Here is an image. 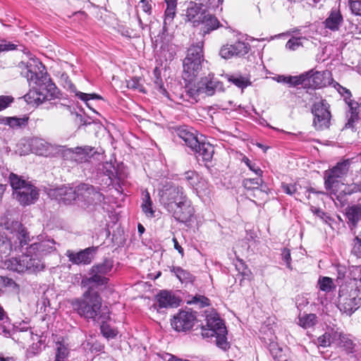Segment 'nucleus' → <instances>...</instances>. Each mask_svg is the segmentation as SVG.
Segmentation results:
<instances>
[{"label":"nucleus","mask_w":361,"mask_h":361,"mask_svg":"<svg viewBox=\"0 0 361 361\" xmlns=\"http://www.w3.org/2000/svg\"><path fill=\"white\" fill-rule=\"evenodd\" d=\"M281 188L284 192L290 195H295L298 192V185L296 184H288L283 183Z\"/></svg>","instance_id":"52"},{"label":"nucleus","mask_w":361,"mask_h":361,"mask_svg":"<svg viewBox=\"0 0 361 361\" xmlns=\"http://www.w3.org/2000/svg\"><path fill=\"white\" fill-rule=\"evenodd\" d=\"M281 257H282V259L286 263V267L289 269H292V266H291V257H290V250L287 249V248H284L282 250V252H281Z\"/></svg>","instance_id":"55"},{"label":"nucleus","mask_w":361,"mask_h":361,"mask_svg":"<svg viewBox=\"0 0 361 361\" xmlns=\"http://www.w3.org/2000/svg\"><path fill=\"white\" fill-rule=\"evenodd\" d=\"M95 251V247H90L78 252H75L72 250H67L66 255L68 257L69 261L73 264H89L94 258Z\"/></svg>","instance_id":"19"},{"label":"nucleus","mask_w":361,"mask_h":361,"mask_svg":"<svg viewBox=\"0 0 361 361\" xmlns=\"http://www.w3.org/2000/svg\"><path fill=\"white\" fill-rule=\"evenodd\" d=\"M305 38L302 37H292L286 44V48L290 51H295L300 47H302V40Z\"/></svg>","instance_id":"45"},{"label":"nucleus","mask_w":361,"mask_h":361,"mask_svg":"<svg viewBox=\"0 0 361 361\" xmlns=\"http://www.w3.org/2000/svg\"><path fill=\"white\" fill-rule=\"evenodd\" d=\"M9 181L13 190V196L20 204L25 206L33 204L39 198L37 188L18 176L11 173Z\"/></svg>","instance_id":"5"},{"label":"nucleus","mask_w":361,"mask_h":361,"mask_svg":"<svg viewBox=\"0 0 361 361\" xmlns=\"http://www.w3.org/2000/svg\"><path fill=\"white\" fill-rule=\"evenodd\" d=\"M165 1L166 3V8L164 12L163 29L164 31H167L172 25L173 18L176 16V1L165 0Z\"/></svg>","instance_id":"25"},{"label":"nucleus","mask_w":361,"mask_h":361,"mask_svg":"<svg viewBox=\"0 0 361 361\" xmlns=\"http://www.w3.org/2000/svg\"><path fill=\"white\" fill-rule=\"evenodd\" d=\"M168 212L173 215L176 220L180 222L189 221L194 214V209L188 198L173 207L172 210H168Z\"/></svg>","instance_id":"17"},{"label":"nucleus","mask_w":361,"mask_h":361,"mask_svg":"<svg viewBox=\"0 0 361 361\" xmlns=\"http://www.w3.org/2000/svg\"><path fill=\"white\" fill-rule=\"evenodd\" d=\"M349 8L355 16H361V0H349Z\"/></svg>","instance_id":"49"},{"label":"nucleus","mask_w":361,"mask_h":361,"mask_svg":"<svg viewBox=\"0 0 361 361\" xmlns=\"http://www.w3.org/2000/svg\"><path fill=\"white\" fill-rule=\"evenodd\" d=\"M68 188V187L65 185L52 188L49 190V191L48 192V195L50 197L54 198L59 200V202H63V197L65 196V194L66 193Z\"/></svg>","instance_id":"40"},{"label":"nucleus","mask_w":361,"mask_h":361,"mask_svg":"<svg viewBox=\"0 0 361 361\" xmlns=\"http://www.w3.org/2000/svg\"><path fill=\"white\" fill-rule=\"evenodd\" d=\"M27 119L18 117H3L0 119L1 123L9 126L11 128H15L22 126H25Z\"/></svg>","instance_id":"37"},{"label":"nucleus","mask_w":361,"mask_h":361,"mask_svg":"<svg viewBox=\"0 0 361 361\" xmlns=\"http://www.w3.org/2000/svg\"><path fill=\"white\" fill-rule=\"evenodd\" d=\"M107 322H100L101 325V331L103 335L106 338H114L116 336V334L114 329L109 328V326L106 324Z\"/></svg>","instance_id":"51"},{"label":"nucleus","mask_w":361,"mask_h":361,"mask_svg":"<svg viewBox=\"0 0 361 361\" xmlns=\"http://www.w3.org/2000/svg\"><path fill=\"white\" fill-rule=\"evenodd\" d=\"M337 85L338 86V91L344 97V100L350 99V97H352L350 90L344 87H342L339 84H337Z\"/></svg>","instance_id":"57"},{"label":"nucleus","mask_w":361,"mask_h":361,"mask_svg":"<svg viewBox=\"0 0 361 361\" xmlns=\"http://www.w3.org/2000/svg\"><path fill=\"white\" fill-rule=\"evenodd\" d=\"M200 25H202L201 30L204 33H208L210 31L218 28L219 26V22L215 16L205 13L200 20Z\"/></svg>","instance_id":"27"},{"label":"nucleus","mask_w":361,"mask_h":361,"mask_svg":"<svg viewBox=\"0 0 361 361\" xmlns=\"http://www.w3.org/2000/svg\"><path fill=\"white\" fill-rule=\"evenodd\" d=\"M76 96H78L81 100H83V101H87L90 98L91 99H93V98L100 99L101 98L99 95H97V94H86V93H83V92H76Z\"/></svg>","instance_id":"59"},{"label":"nucleus","mask_w":361,"mask_h":361,"mask_svg":"<svg viewBox=\"0 0 361 361\" xmlns=\"http://www.w3.org/2000/svg\"><path fill=\"white\" fill-rule=\"evenodd\" d=\"M55 241L52 238L39 239L25 248V252L20 257L5 260L6 269L18 273L29 274L42 271L44 267L42 257L55 250Z\"/></svg>","instance_id":"2"},{"label":"nucleus","mask_w":361,"mask_h":361,"mask_svg":"<svg viewBox=\"0 0 361 361\" xmlns=\"http://www.w3.org/2000/svg\"><path fill=\"white\" fill-rule=\"evenodd\" d=\"M192 149L204 161H210L212 159L214 152V147L211 144L200 142V140L198 141V145Z\"/></svg>","instance_id":"26"},{"label":"nucleus","mask_w":361,"mask_h":361,"mask_svg":"<svg viewBox=\"0 0 361 361\" xmlns=\"http://www.w3.org/2000/svg\"><path fill=\"white\" fill-rule=\"evenodd\" d=\"M336 345L343 348L347 353H352L355 345L350 338V335L341 332V336L337 338Z\"/></svg>","instance_id":"33"},{"label":"nucleus","mask_w":361,"mask_h":361,"mask_svg":"<svg viewBox=\"0 0 361 361\" xmlns=\"http://www.w3.org/2000/svg\"><path fill=\"white\" fill-rule=\"evenodd\" d=\"M312 113L314 115L313 125L317 130L328 128L331 118L329 111V104L324 99L315 102L312 106Z\"/></svg>","instance_id":"11"},{"label":"nucleus","mask_w":361,"mask_h":361,"mask_svg":"<svg viewBox=\"0 0 361 361\" xmlns=\"http://www.w3.org/2000/svg\"><path fill=\"white\" fill-rule=\"evenodd\" d=\"M159 201L166 210H172L173 207L185 200L187 196L182 187L172 184L163 186L159 192Z\"/></svg>","instance_id":"9"},{"label":"nucleus","mask_w":361,"mask_h":361,"mask_svg":"<svg viewBox=\"0 0 361 361\" xmlns=\"http://www.w3.org/2000/svg\"><path fill=\"white\" fill-rule=\"evenodd\" d=\"M361 305V290L342 288L339 290L338 307L341 312L351 315Z\"/></svg>","instance_id":"10"},{"label":"nucleus","mask_w":361,"mask_h":361,"mask_svg":"<svg viewBox=\"0 0 361 361\" xmlns=\"http://www.w3.org/2000/svg\"><path fill=\"white\" fill-rule=\"evenodd\" d=\"M342 20V16L339 12L333 11L325 20L326 27L332 30H336L338 29Z\"/></svg>","instance_id":"35"},{"label":"nucleus","mask_w":361,"mask_h":361,"mask_svg":"<svg viewBox=\"0 0 361 361\" xmlns=\"http://www.w3.org/2000/svg\"><path fill=\"white\" fill-rule=\"evenodd\" d=\"M172 271L181 282H192L193 280V276L190 272L179 267H173Z\"/></svg>","instance_id":"39"},{"label":"nucleus","mask_w":361,"mask_h":361,"mask_svg":"<svg viewBox=\"0 0 361 361\" xmlns=\"http://www.w3.org/2000/svg\"><path fill=\"white\" fill-rule=\"evenodd\" d=\"M203 60L197 59H185L183 60V78L185 80L191 82L198 75L202 69V63Z\"/></svg>","instance_id":"21"},{"label":"nucleus","mask_w":361,"mask_h":361,"mask_svg":"<svg viewBox=\"0 0 361 361\" xmlns=\"http://www.w3.org/2000/svg\"><path fill=\"white\" fill-rule=\"evenodd\" d=\"M195 320V316L189 311H180L173 317L171 326L177 331H185L190 329Z\"/></svg>","instance_id":"16"},{"label":"nucleus","mask_w":361,"mask_h":361,"mask_svg":"<svg viewBox=\"0 0 361 361\" xmlns=\"http://www.w3.org/2000/svg\"><path fill=\"white\" fill-rule=\"evenodd\" d=\"M249 51V44L243 42H236L233 44L223 46L219 51V55L228 59L235 56H243Z\"/></svg>","instance_id":"20"},{"label":"nucleus","mask_w":361,"mask_h":361,"mask_svg":"<svg viewBox=\"0 0 361 361\" xmlns=\"http://www.w3.org/2000/svg\"><path fill=\"white\" fill-rule=\"evenodd\" d=\"M78 194L87 204H97L104 200V195L93 186L82 183L78 186Z\"/></svg>","instance_id":"15"},{"label":"nucleus","mask_w":361,"mask_h":361,"mask_svg":"<svg viewBox=\"0 0 361 361\" xmlns=\"http://www.w3.org/2000/svg\"><path fill=\"white\" fill-rule=\"evenodd\" d=\"M160 308L176 307L179 305V299L167 290H162L157 296Z\"/></svg>","instance_id":"23"},{"label":"nucleus","mask_w":361,"mask_h":361,"mask_svg":"<svg viewBox=\"0 0 361 361\" xmlns=\"http://www.w3.org/2000/svg\"><path fill=\"white\" fill-rule=\"evenodd\" d=\"M307 73V78L304 80L302 85L309 86L312 88H320L331 83V74L329 71L314 72L313 70L305 72Z\"/></svg>","instance_id":"14"},{"label":"nucleus","mask_w":361,"mask_h":361,"mask_svg":"<svg viewBox=\"0 0 361 361\" xmlns=\"http://www.w3.org/2000/svg\"><path fill=\"white\" fill-rule=\"evenodd\" d=\"M137 229L140 234H142L145 232V227L140 224H138Z\"/></svg>","instance_id":"63"},{"label":"nucleus","mask_w":361,"mask_h":361,"mask_svg":"<svg viewBox=\"0 0 361 361\" xmlns=\"http://www.w3.org/2000/svg\"><path fill=\"white\" fill-rule=\"evenodd\" d=\"M143 202H152L150 198L149 193L147 191H145L143 193Z\"/></svg>","instance_id":"62"},{"label":"nucleus","mask_w":361,"mask_h":361,"mask_svg":"<svg viewBox=\"0 0 361 361\" xmlns=\"http://www.w3.org/2000/svg\"><path fill=\"white\" fill-rule=\"evenodd\" d=\"M20 66H25L27 72L25 77L32 87L27 94L25 95V101L32 105L38 106L45 101H49L55 95L56 87L51 82L48 75L43 73L41 68L44 66L37 59L30 58L27 62L22 61Z\"/></svg>","instance_id":"1"},{"label":"nucleus","mask_w":361,"mask_h":361,"mask_svg":"<svg viewBox=\"0 0 361 361\" xmlns=\"http://www.w3.org/2000/svg\"><path fill=\"white\" fill-rule=\"evenodd\" d=\"M28 233L24 228H21L17 233L11 237L0 233V258L8 257L13 252H22L25 245L30 241Z\"/></svg>","instance_id":"7"},{"label":"nucleus","mask_w":361,"mask_h":361,"mask_svg":"<svg viewBox=\"0 0 361 361\" xmlns=\"http://www.w3.org/2000/svg\"><path fill=\"white\" fill-rule=\"evenodd\" d=\"M339 336H341V331L331 329L317 338V344L323 348L330 346L331 344L336 345Z\"/></svg>","instance_id":"24"},{"label":"nucleus","mask_w":361,"mask_h":361,"mask_svg":"<svg viewBox=\"0 0 361 361\" xmlns=\"http://www.w3.org/2000/svg\"><path fill=\"white\" fill-rule=\"evenodd\" d=\"M345 101L351 110L350 118L348 119V121L345 124V127L346 128H351L353 130V128H354L353 123L355 122V118L356 117L357 109L359 105H358L357 102L351 99V97H350V99H345Z\"/></svg>","instance_id":"38"},{"label":"nucleus","mask_w":361,"mask_h":361,"mask_svg":"<svg viewBox=\"0 0 361 361\" xmlns=\"http://www.w3.org/2000/svg\"><path fill=\"white\" fill-rule=\"evenodd\" d=\"M142 212L149 217L154 216V211L152 209V202H142Z\"/></svg>","instance_id":"56"},{"label":"nucleus","mask_w":361,"mask_h":361,"mask_svg":"<svg viewBox=\"0 0 361 361\" xmlns=\"http://www.w3.org/2000/svg\"><path fill=\"white\" fill-rule=\"evenodd\" d=\"M243 161L257 176H262L263 172L258 166H256L255 164L252 163V161L247 157L243 158Z\"/></svg>","instance_id":"53"},{"label":"nucleus","mask_w":361,"mask_h":361,"mask_svg":"<svg viewBox=\"0 0 361 361\" xmlns=\"http://www.w3.org/2000/svg\"><path fill=\"white\" fill-rule=\"evenodd\" d=\"M70 158L79 164L86 163L91 161V159L99 160L102 153L97 152L94 147L90 146L77 147L67 150Z\"/></svg>","instance_id":"12"},{"label":"nucleus","mask_w":361,"mask_h":361,"mask_svg":"<svg viewBox=\"0 0 361 361\" xmlns=\"http://www.w3.org/2000/svg\"><path fill=\"white\" fill-rule=\"evenodd\" d=\"M310 210L314 214L322 219L324 223L331 225V221L332 220L331 218L324 213L321 209L312 206Z\"/></svg>","instance_id":"47"},{"label":"nucleus","mask_w":361,"mask_h":361,"mask_svg":"<svg viewBox=\"0 0 361 361\" xmlns=\"http://www.w3.org/2000/svg\"><path fill=\"white\" fill-rule=\"evenodd\" d=\"M227 80L234 84L239 88L243 89L251 85L250 78L247 75H243L240 73H236L232 75H226Z\"/></svg>","instance_id":"30"},{"label":"nucleus","mask_w":361,"mask_h":361,"mask_svg":"<svg viewBox=\"0 0 361 361\" xmlns=\"http://www.w3.org/2000/svg\"><path fill=\"white\" fill-rule=\"evenodd\" d=\"M13 102L11 96H0V111L6 109Z\"/></svg>","instance_id":"54"},{"label":"nucleus","mask_w":361,"mask_h":361,"mask_svg":"<svg viewBox=\"0 0 361 361\" xmlns=\"http://www.w3.org/2000/svg\"><path fill=\"white\" fill-rule=\"evenodd\" d=\"M188 303L198 305L199 307H204L209 305V300L203 295H195Z\"/></svg>","instance_id":"50"},{"label":"nucleus","mask_w":361,"mask_h":361,"mask_svg":"<svg viewBox=\"0 0 361 361\" xmlns=\"http://www.w3.org/2000/svg\"><path fill=\"white\" fill-rule=\"evenodd\" d=\"M14 49V44H6L0 41V52Z\"/></svg>","instance_id":"60"},{"label":"nucleus","mask_w":361,"mask_h":361,"mask_svg":"<svg viewBox=\"0 0 361 361\" xmlns=\"http://www.w3.org/2000/svg\"><path fill=\"white\" fill-rule=\"evenodd\" d=\"M156 357L154 358L155 360H162V361H188L187 360H182L177 358L176 356L167 353H157L156 355Z\"/></svg>","instance_id":"48"},{"label":"nucleus","mask_w":361,"mask_h":361,"mask_svg":"<svg viewBox=\"0 0 361 361\" xmlns=\"http://www.w3.org/2000/svg\"><path fill=\"white\" fill-rule=\"evenodd\" d=\"M76 198L80 199V195L78 194V188L74 190L72 188L68 187L65 196L63 197V203L71 204Z\"/></svg>","instance_id":"46"},{"label":"nucleus","mask_w":361,"mask_h":361,"mask_svg":"<svg viewBox=\"0 0 361 361\" xmlns=\"http://www.w3.org/2000/svg\"><path fill=\"white\" fill-rule=\"evenodd\" d=\"M185 88L186 96L195 102H197L202 95L212 96L216 92L224 90L223 83L213 74L202 78L197 83L188 85Z\"/></svg>","instance_id":"4"},{"label":"nucleus","mask_w":361,"mask_h":361,"mask_svg":"<svg viewBox=\"0 0 361 361\" xmlns=\"http://www.w3.org/2000/svg\"><path fill=\"white\" fill-rule=\"evenodd\" d=\"M87 290L78 298L71 301L73 309L80 316L98 322H107L110 319L109 311L106 306H102L99 294L93 287L86 286Z\"/></svg>","instance_id":"3"},{"label":"nucleus","mask_w":361,"mask_h":361,"mask_svg":"<svg viewBox=\"0 0 361 361\" xmlns=\"http://www.w3.org/2000/svg\"><path fill=\"white\" fill-rule=\"evenodd\" d=\"M206 13L205 6L202 3L190 1L185 4L186 20L192 22L194 26L200 25V20Z\"/></svg>","instance_id":"18"},{"label":"nucleus","mask_w":361,"mask_h":361,"mask_svg":"<svg viewBox=\"0 0 361 361\" xmlns=\"http://www.w3.org/2000/svg\"><path fill=\"white\" fill-rule=\"evenodd\" d=\"M185 178L189 182L191 185L195 184V179H197V175L194 171H188L185 173Z\"/></svg>","instance_id":"58"},{"label":"nucleus","mask_w":361,"mask_h":361,"mask_svg":"<svg viewBox=\"0 0 361 361\" xmlns=\"http://www.w3.org/2000/svg\"><path fill=\"white\" fill-rule=\"evenodd\" d=\"M350 162L348 159L338 162L331 170L325 172V185L326 188L331 189L336 183H338V178L345 176L348 172Z\"/></svg>","instance_id":"13"},{"label":"nucleus","mask_w":361,"mask_h":361,"mask_svg":"<svg viewBox=\"0 0 361 361\" xmlns=\"http://www.w3.org/2000/svg\"><path fill=\"white\" fill-rule=\"evenodd\" d=\"M5 314L4 309L0 306V321L4 319Z\"/></svg>","instance_id":"64"},{"label":"nucleus","mask_w":361,"mask_h":361,"mask_svg":"<svg viewBox=\"0 0 361 361\" xmlns=\"http://www.w3.org/2000/svg\"><path fill=\"white\" fill-rule=\"evenodd\" d=\"M173 245H174V248L176 250H178V252L183 256V249L178 244L177 239L173 238Z\"/></svg>","instance_id":"61"},{"label":"nucleus","mask_w":361,"mask_h":361,"mask_svg":"<svg viewBox=\"0 0 361 361\" xmlns=\"http://www.w3.org/2000/svg\"><path fill=\"white\" fill-rule=\"evenodd\" d=\"M56 360L55 361H61L68 358L70 353L69 344L66 339L62 338L56 342Z\"/></svg>","instance_id":"28"},{"label":"nucleus","mask_w":361,"mask_h":361,"mask_svg":"<svg viewBox=\"0 0 361 361\" xmlns=\"http://www.w3.org/2000/svg\"><path fill=\"white\" fill-rule=\"evenodd\" d=\"M345 215L349 226L353 231L355 229L361 230V204L347 207Z\"/></svg>","instance_id":"22"},{"label":"nucleus","mask_w":361,"mask_h":361,"mask_svg":"<svg viewBox=\"0 0 361 361\" xmlns=\"http://www.w3.org/2000/svg\"><path fill=\"white\" fill-rule=\"evenodd\" d=\"M318 286L321 290L326 293L330 292L334 288L332 279L327 276L320 277L318 281Z\"/></svg>","instance_id":"42"},{"label":"nucleus","mask_w":361,"mask_h":361,"mask_svg":"<svg viewBox=\"0 0 361 361\" xmlns=\"http://www.w3.org/2000/svg\"><path fill=\"white\" fill-rule=\"evenodd\" d=\"M317 322V317L315 314H303L299 316V325L304 329L314 326Z\"/></svg>","instance_id":"36"},{"label":"nucleus","mask_w":361,"mask_h":361,"mask_svg":"<svg viewBox=\"0 0 361 361\" xmlns=\"http://www.w3.org/2000/svg\"><path fill=\"white\" fill-rule=\"evenodd\" d=\"M113 268V261L110 259H105L102 263L97 264L92 267L89 271L90 276L84 277L81 281V286H92L94 285L102 286L106 284L108 278L105 276Z\"/></svg>","instance_id":"8"},{"label":"nucleus","mask_w":361,"mask_h":361,"mask_svg":"<svg viewBox=\"0 0 361 361\" xmlns=\"http://www.w3.org/2000/svg\"><path fill=\"white\" fill-rule=\"evenodd\" d=\"M307 73H302L300 75H295V76H283V75H279L277 77V82H283L286 84H288L290 86H297L299 85H302L304 83V80L307 77Z\"/></svg>","instance_id":"32"},{"label":"nucleus","mask_w":361,"mask_h":361,"mask_svg":"<svg viewBox=\"0 0 361 361\" xmlns=\"http://www.w3.org/2000/svg\"><path fill=\"white\" fill-rule=\"evenodd\" d=\"M32 149L37 154L47 155L50 149V145L43 139L33 138L31 140Z\"/></svg>","instance_id":"31"},{"label":"nucleus","mask_w":361,"mask_h":361,"mask_svg":"<svg viewBox=\"0 0 361 361\" xmlns=\"http://www.w3.org/2000/svg\"><path fill=\"white\" fill-rule=\"evenodd\" d=\"M206 320V326L202 328V336L204 338H214L217 346L226 349L228 346L227 330L223 321L215 312L207 315Z\"/></svg>","instance_id":"6"},{"label":"nucleus","mask_w":361,"mask_h":361,"mask_svg":"<svg viewBox=\"0 0 361 361\" xmlns=\"http://www.w3.org/2000/svg\"><path fill=\"white\" fill-rule=\"evenodd\" d=\"M127 87L130 89L137 90L140 92H144V87L142 84L141 78L135 77L130 80H127Z\"/></svg>","instance_id":"44"},{"label":"nucleus","mask_w":361,"mask_h":361,"mask_svg":"<svg viewBox=\"0 0 361 361\" xmlns=\"http://www.w3.org/2000/svg\"><path fill=\"white\" fill-rule=\"evenodd\" d=\"M355 235L352 253L357 257H361V230L355 229L353 231Z\"/></svg>","instance_id":"41"},{"label":"nucleus","mask_w":361,"mask_h":361,"mask_svg":"<svg viewBox=\"0 0 361 361\" xmlns=\"http://www.w3.org/2000/svg\"><path fill=\"white\" fill-rule=\"evenodd\" d=\"M262 183L263 180L261 176H258L254 178H245L243 180V184L247 190H255L258 189Z\"/></svg>","instance_id":"43"},{"label":"nucleus","mask_w":361,"mask_h":361,"mask_svg":"<svg viewBox=\"0 0 361 361\" xmlns=\"http://www.w3.org/2000/svg\"><path fill=\"white\" fill-rule=\"evenodd\" d=\"M203 42H200L195 45L191 46L188 49V54L185 59H188L190 60L192 59H198V60H203L204 61V56H203Z\"/></svg>","instance_id":"34"},{"label":"nucleus","mask_w":361,"mask_h":361,"mask_svg":"<svg viewBox=\"0 0 361 361\" xmlns=\"http://www.w3.org/2000/svg\"><path fill=\"white\" fill-rule=\"evenodd\" d=\"M178 135L181 138L186 145L191 149L195 148L198 145V138L186 128H181L178 130Z\"/></svg>","instance_id":"29"}]
</instances>
